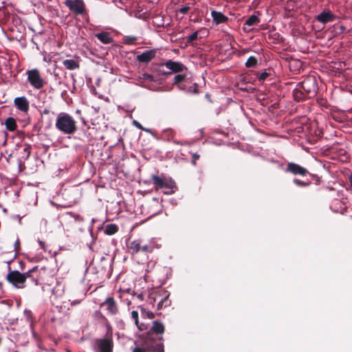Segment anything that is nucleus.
Instances as JSON below:
<instances>
[{
	"mask_svg": "<svg viewBox=\"0 0 352 352\" xmlns=\"http://www.w3.org/2000/svg\"><path fill=\"white\" fill-rule=\"evenodd\" d=\"M0 292L3 293V283L0 282Z\"/></svg>",
	"mask_w": 352,
	"mask_h": 352,
	"instance_id": "864d4df0",
	"label": "nucleus"
},
{
	"mask_svg": "<svg viewBox=\"0 0 352 352\" xmlns=\"http://www.w3.org/2000/svg\"><path fill=\"white\" fill-rule=\"evenodd\" d=\"M146 317L149 319H153L155 318V314L151 311H146Z\"/></svg>",
	"mask_w": 352,
	"mask_h": 352,
	"instance_id": "a18cd8bd",
	"label": "nucleus"
},
{
	"mask_svg": "<svg viewBox=\"0 0 352 352\" xmlns=\"http://www.w3.org/2000/svg\"><path fill=\"white\" fill-rule=\"evenodd\" d=\"M165 327L164 324L159 320H154L151 329L148 331L147 334H151L156 336H162L164 333Z\"/></svg>",
	"mask_w": 352,
	"mask_h": 352,
	"instance_id": "f3484780",
	"label": "nucleus"
},
{
	"mask_svg": "<svg viewBox=\"0 0 352 352\" xmlns=\"http://www.w3.org/2000/svg\"><path fill=\"white\" fill-rule=\"evenodd\" d=\"M127 252L134 259H138L140 254L145 257V260L148 259V254L152 253L155 249L153 243H145L142 239H135L129 241L126 243Z\"/></svg>",
	"mask_w": 352,
	"mask_h": 352,
	"instance_id": "f257e3e1",
	"label": "nucleus"
},
{
	"mask_svg": "<svg viewBox=\"0 0 352 352\" xmlns=\"http://www.w3.org/2000/svg\"><path fill=\"white\" fill-rule=\"evenodd\" d=\"M340 30L341 32H344L346 30V28L344 25H340Z\"/></svg>",
	"mask_w": 352,
	"mask_h": 352,
	"instance_id": "09e8293b",
	"label": "nucleus"
},
{
	"mask_svg": "<svg viewBox=\"0 0 352 352\" xmlns=\"http://www.w3.org/2000/svg\"><path fill=\"white\" fill-rule=\"evenodd\" d=\"M95 316L99 318H102L104 320H107L106 318L103 316V314L100 311H96L95 312Z\"/></svg>",
	"mask_w": 352,
	"mask_h": 352,
	"instance_id": "37998d69",
	"label": "nucleus"
},
{
	"mask_svg": "<svg viewBox=\"0 0 352 352\" xmlns=\"http://www.w3.org/2000/svg\"><path fill=\"white\" fill-rule=\"evenodd\" d=\"M52 124V118H48V123H47V125L48 126H50Z\"/></svg>",
	"mask_w": 352,
	"mask_h": 352,
	"instance_id": "8fccbe9b",
	"label": "nucleus"
},
{
	"mask_svg": "<svg viewBox=\"0 0 352 352\" xmlns=\"http://www.w3.org/2000/svg\"><path fill=\"white\" fill-rule=\"evenodd\" d=\"M138 298H140V300H142V294H140L138 296Z\"/></svg>",
	"mask_w": 352,
	"mask_h": 352,
	"instance_id": "6e6d98bb",
	"label": "nucleus"
},
{
	"mask_svg": "<svg viewBox=\"0 0 352 352\" xmlns=\"http://www.w3.org/2000/svg\"><path fill=\"white\" fill-rule=\"evenodd\" d=\"M190 8L188 6H183L178 10V12L185 14L189 11Z\"/></svg>",
	"mask_w": 352,
	"mask_h": 352,
	"instance_id": "4c0bfd02",
	"label": "nucleus"
},
{
	"mask_svg": "<svg viewBox=\"0 0 352 352\" xmlns=\"http://www.w3.org/2000/svg\"><path fill=\"white\" fill-rule=\"evenodd\" d=\"M151 179L156 190L165 188L166 190L164 191V193L166 195H170L175 192L173 190V185L171 183L168 182L166 179L157 175H152Z\"/></svg>",
	"mask_w": 352,
	"mask_h": 352,
	"instance_id": "6e6552de",
	"label": "nucleus"
},
{
	"mask_svg": "<svg viewBox=\"0 0 352 352\" xmlns=\"http://www.w3.org/2000/svg\"><path fill=\"white\" fill-rule=\"evenodd\" d=\"M118 231V228L116 224H108L104 229V233L108 235L116 234Z\"/></svg>",
	"mask_w": 352,
	"mask_h": 352,
	"instance_id": "cd10ccee",
	"label": "nucleus"
},
{
	"mask_svg": "<svg viewBox=\"0 0 352 352\" xmlns=\"http://www.w3.org/2000/svg\"><path fill=\"white\" fill-rule=\"evenodd\" d=\"M257 59L254 56H250L248 58L245 63L246 67H254L257 65Z\"/></svg>",
	"mask_w": 352,
	"mask_h": 352,
	"instance_id": "7c9ffc66",
	"label": "nucleus"
},
{
	"mask_svg": "<svg viewBox=\"0 0 352 352\" xmlns=\"http://www.w3.org/2000/svg\"><path fill=\"white\" fill-rule=\"evenodd\" d=\"M133 125H134V126H135L138 129H142V130H143V129H144V128L142 127V126L141 125V124H140V122H138V121L134 120V121L133 122Z\"/></svg>",
	"mask_w": 352,
	"mask_h": 352,
	"instance_id": "c03bdc74",
	"label": "nucleus"
},
{
	"mask_svg": "<svg viewBox=\"0 0 352 352\" xmlns=\"http://www.w3.org/2000/svg\"><path fill=\"white\" fill-rule=\"evenodd\" d=\"M187 93L198 94L199 93L198 89V85L197 83H193L192 85L186 87V90L184 91Z\"/></svg>",
	"mask_w": 352,
	"mask_h": 352,
	"instance_id": "c756f323",
	"label": "nucleus"
},
{
	"mask_svg": "<svg viewBox=\"0 0 352 352\" xmlns=\"http://www.w3.org/2000/svg\"><path fill=\"white\" fill-rule=\"evenodd\" d=\"M96 37L103 44H109L113 41L111 34L107 32H102L96 34Z\"/></svg>",
	"mask_w": 352,
	"mask_h": 352,
	"instance_id": "5701e85b",
	"label": "nucleus"
},
{
	"mask_svg": "<svg viewBox=\"0 0 352 352\" xmlns=\"http://www.w3.org/2000/svg\"><path fill=\"white\" fill-rule=\"evenodd\" d=\"M62 63L63 66L69 70H74L80 67L79 62L74 59L63 60Z\"/></svg>",
	"mask_w": 352,
	"mask_h": 352,
	"instance_id": "393cba45",
	"label": "nucleus"
},
{
	"mask_svg": "<svg viewBox=\"0 0 352 352\" xmlns=\"http://www.w3.org/2000/svg\"><path fill=\"white\" fill-rule=\"evenodd\" d=\"M305 91L302 88L298 85L297 87L293 90L292 95L294 99L297 102L304 101L307 99H310V98H307L306 94H305Z\"/></svg>",
	"mask_w": 352,
	"mask_h": 352,
	"instance_id": "412c9836",
	"label": "nucleus"
},
{
	"mask_svg": "<svg viewBox=\"0 0 352 352\" xmlns=\"http://www.w3.org/2000/svg\"><path fill=\"white\" fill-rule=\"evenodd\" d=\"M5 125L7 130L14 131L17 127L16 120L13 118H8L5 121Z\"/></svg>",
	"mask_w": 352,
	"mask_h": 352,
	"instance_id": "a878e982",
	"label": "nucleus"
},
{
	"mask_svg": "<svg viewBox=\"0 0 352 352\" xmlns=\"http://www.w3.org/2000/svg\"><path fill=\"white\" fill-rule=\"evenodd\" d=\"M140 79H142V80H146V81H149V82H154L155 81L154 76L153 75L147 74V73L142 74L140 76Z\"/></svg>",
	"mask_w": 352,
	"mask_h": 352,
	"instance_id": "f704fd0d",
	"label": "nucleus"
},
{
	"mask_svg": "<svg viewBox=\"0 0 352 352\" xmlns=\"http://www.w3.org/2000/svg\"><path fill=\"white\" fill-rule=\"evenodd\" d=\"M157 50L152 49L146 50L140 54L137 55L136 60L142 63H148L151 61L156 56Z\"/></svg>",
	"mask_w": 352,
	"mask_h": 352,
	"instance_id": "2eb2a0df",
	"label": "nucleus"
},
{
	"mask_svg": "<svg viewBox=\"0 0 352 352\" xmlns=\"http://www.w3.org/2000/svg\"><path fill=\"white\" fill-rule=\"evenodd\" d=\"M100 307H106L107 314L110 316H116L119 313L118 305L113 297H108L100 305Z\"/></svg>",
	"mask_w": 352,
	"mask_h": 352,
	"instance_id": "f8f14e48",
	"label": "nucleus"
},
{
	"mask_svg": "<svg viewBox=\"0 0 352 352\" xmlns=\"http://www.w3.org/2000/svg\"><path fill=\"white\" fill-rule=\"evenodd\" d=\"M14 104L21 112L27 113L29 111L30 102L25 96L15 98Z\"/></svg>",
	"mask_w": 352,
	"mask_h": 352,
	"instance_id": "dca6fc26",
	"label": "nucleus"
},
{
	"mask_svg": "<svg viewBox=\"0 0 352 352\" xmlns=\"http://www.w3.org/2000/svg\"><path fill=\"white\" fill-rule=\"evenodd\" d=\"M9 272L6 276L7 281L16 289H23L26 287L25 277L24 273H21L17 270H11L8 266Z\"/></svg>",
	"mask_w": 352,
	"mask_h": 352,
	"instance_id": "39448f33",
	"label": "nucleus"
},
{
	"mask_svg": "<svg viewBox=\"0 0 352 352\" xmlns=\"http://www.w3.org/2000/svg\"><path fill=\"white\" fill-rule=\"evenodd\" d=\"M349 179L351 186L352 188V174L349 176Z\"/></svg>",
	"mask_w": 352,
	"mask_h": 352,
	"instance_id": "3c124183",
	"label": "nucleus"
},
{
	"mask_svg": "<svg viewBox=\"0 0 352 352\" xmlns=\"http://www.w3.org/2000/svg\"><path fill=\"white\" fill-rule=\"evenodd\" d=\"M133 352H144V349L141 347H135L133 349Z\"/></svg>",
	"mask_w": 352,
	"mask_h": 352,
	"instance_id": "49530a36",
	"label": "nucleus"
},
{
	"mask_svg": "<svg viewBox=\"0 0 352 352\" xmlns=\"http://www.w3.org/2000/svg\"><path fill=\"white\" fill-rule=\"evenodd\" d=\"M186 76L184 74H177L174 78L173 85H176L179 89L182 91L186 90V85L184 82L186 81Z\"/></svg>",
	"mask_w": 352,
	"mask_h": 352,
	"instance_id": "4be33fe9",
	"label": "nucleus"
},
{
	"mask_svg": "<svg viewBox=\"0 0 352 352\" xmlns=\"http://www.w3.org/2000/svg\"><path fill=\"white\" fill-rule=\"evenodd\" d=\"M294 183L295 184H296L297 186H302V187H306V186H308L310 185L311 182H303V181H301L298 179H294L293 180Z\"/></svg>",
	"mask_w": 352,
	"mask_h": 352,
	"instance_id": "e433bc0d",
	"label": "nucleus"
},
{
	"mask_svg": "<svg viewBox=\"0 0 352 352\" xmlns=\"http://www.w3.org/2000/svg\"><path fill=\"white\" fill-rule=\"evenodd\" d=\"M331 153L336 155L338 159L342 162H347L349 158V154L342 148L339 147L338 146H333L331 148Z\"/></svg>",
	"mask_w": 352,
	"mask_h": 352,
	"instance_id": "a211bd4d",
	"label": "nucleus"
},
{
	"mask_svg": "<svg viewBox=\"0 0 352 352\" xmlns=\"http://www.w3.org/2000/svg\"><path fill=\"white\" fill-rule=\"evenodd\" d=\"M55 126L59 131L65 135H72L78 129L76 121L74 118L65 112L58 114Z\"/></svg>",
	"mask_w": 352,
	"mask_h": 352,
	"instance_id": "f03ea898",
	"label": "nucleus"
},
{
	"mask_svg": "<svg viewBox=\"0 0 352 352\" xmlns=\"http://www.w3.org/2000/svg\"><path fill=\"white\" fill-rule=\"evenodd\" d=\"M31 150L32 147L30 144H25V147L23 148V152L26 154V155L23 157L25 160H27L29 159L30 155H31Z\"/></svg>",
	"mask_w": 352,
	"mask_h": 352,
	"instance_id": "c9c22d12",
	"label": "nucleus"
},
{
	"mask_svg": "<svg viewBox=\"0 0 352 352\" xmlns=\"http://www.w3.org/2000/svg\"><path fill=\"white\" fill-rule=\"evenodd\" d=\"M85 296V294H83L82 298L81 299L71 300V305L75 306V305H79L81 302V301L84 299Z\"/></svg>",
	"mask_w": 352,
	"mask_h": 352,
	"instance_id": "ea45409f",
	"label": "nucleus"
},
{
	"mask_svg": "<svg viewBox=\"0 0 352 352\" xmlns=\"http://www.w3.org/2000/svg\"><path fill=\"white\" fill-rule=\"evenodd\" d=\"M164 65L171 70L170 72H163V74H171L173 73H179L182 72L184 70H186V67L180 62L174 61L172 60H167Z\"/></svg>",
	"mask_w": 352,
	"mask_h": 352,
	"instance_id": "ddd939ff",
	"label": "nucleus"
},
{
	"mask_svg": "<svg viewBox=\"0 0 352 352\" xmlns=\"http://www.w3.org/2000/svg\"><path fill=\"white\" fill-rule=\"evenodd\" d=\"M96 347L99 352H113V342L112 336L96 340Z\"/></svg>",
	"mask_w": 352,
	"mask_h": 352,
	"instance_id": "9b49d317",
	"label": "nucleus"
},
{
	"mask_svg": "<svg viewBox=\"0 0 352 352\" xmlns=\"http://www.w3.org/2000/svg\"><path fill=\"white\" fill-rule=\"evenodd\" d=\"M39 111H40V114L41 116V119H43V116L48 115L50 113V111L48 109H45L44 110Z\"/></svg>",
	"mask_w": 352,
	"mask_h": 352,
	"instance_id": "79ce46f5",
	"label": "nucleus"
},
{
	"mask_svg": "<svg viewBox=\"0 0 352 352\" xmlns=\"http://www.w3.org/2000/svg\"><path fill=\"white\" fill-rule=\"evenodd\" d=\"M200 157V155L198 153H193L192 155V164L195 166L197 164L196 162Z\"/></svg>",
	"mask_w": 352,
	"mask_h": 352,
	"instance_id": "58836bf2",
	"label": "nucleus"
},
{
	"mask_svg": "<svg viewBox=\"0 0 352 352\" xmlns=\"http://www.w3.org/2000/svg\"><path fill=\"white\" fill-rule=\"evenodd\" d=\"M139 308L140 309L141 313H142V314H146V309H145V308H144V307H142V306H140V307H139Z\"/></svg>",
	"mask_w": 352,
	"mask_h": 352,
	"instance_id": "de8ad7c7",
	"label": "nucleus"
},
{
	"mask_svg": "<svg viewBox=\"0 0 352 352\" xmlns=\"http://www.w3.org/2000/svg\"><path fill=\"white\" fill-rule=\"evenodd\" d=\"M166 133H168V134H169V133H170V134H172L173 132V131H172V130H168V131H166Z\"/></svg>",
	"mask_w": 352,
	"mask_h": 352,
	"instance_id": "5fc2aeb1",
	"label": "nucleus"
},
{
	"mask_svg": "<svg viewBox=\"0 0 352 352\" xmlns=\"http://www.w3.org/2000/svg\"><path fill=\"white\" fill-rule=\"evenodd\" d=\"M270 76H272V70H265L263 72L258 75V80L259 81V82L263 83L264 81Z\"/></svg>",
	"mask_w": 352,
	"mask_h": 352,
	"instance_id": "c85d7f7f",
	"label": "nucleus"
},
{
	"mask_svg": "<svg viewBox=\"0 0 352 352\" xmlns=\"http://www.w3.org/2000/svg\"><path fill=\"white\" fill-rule=\"evenodd\" d=\"M211 16L212 17L213 23L216 25L226 23L229 20L228 17L224 15L222 12L216 10H212L211 12Z\"/></svg>",
	"mask_w": 352,
	"mask_h": 352,
	"instance_id": "aec40b11",
	"label": "nucleus"
},
{
	"mask_svg": "<svg viewBox=\"0 0 352 352\" xmlns=\"http://www.w3.org/2000/svg\"><path fill=\"white\" fill-rule=\"evenodd\" d=\"M14 252H13L12 254V258L10 260V261H8L7 263H8V265H10V263L16 258V254H17V252L19 250V248H20V242H19V240L17 239L16 241L14 242Z\"/></svg>",
	"mask_w": 352,
	"mask_h": 352,
	"instance_id": "2f4dec72",
	"label": "nucleus"
},
{
	"mask_svg": "<svg viewBox=\"0 0 352 352\" xmlns=\"http://www.w3.org/2000/svg\"><path fill=\"white\" fill-rule=\"evenodd\" d=\"M47 268L35 266L27 272L24 273L25 282L28 280L31 285L36 286L45 279V274Z\"/></svg>",
	"mask_w": 352,
	"mask_h": 352,
	"instance_id": "7ed1b4c3",
	"label": "nucleus"
},
{
	"mask_svg": "<svg viewBox=\"0 0 352 352\" xmlns=\"http://www.w3.org/2000/svg\"><path fill=\"white\" fill-rule=\"evenodd\" d=\"M131 318L134 320L135 324L138 327V329L140 331H144L146 328L144 327V324H140L139 323V318H138V313L137 311H131Z\"/></svg>",
	"mask_w": 352,
	"mask_h": 352,
	"instance_id": "bb28decb",
	"label": "nucleus"
},
{
	"mask_svg": "<svg viewBox=\"0 0 352 352\" xmlns=\"http://www.w3.org/2000/svg\"><path fill=\"white\" fill-rule=\"evenodd\" d=\"M169 294L166 292L157 291L151 293L148 296L150 302L157 301V309H162L163 307H166L170 305V301L168 300Z\"/></svg>",
	"mask_w": 352,
	"mask_h": 352,
	"instance_id": "423d86ee",
	"label": "nucleus"
},
{
	"mask_svg": "<svg viewBox=\"0 0 352 352\" xmlns=\"http://www.w3.org/2000/svg\"><path fill=\"white\" fill-rule=\"evenodd\" d=\"M336 15L331 13L330 11H323L320 14L316 16V20L322 23L323 24L327 23L329 22H332L335 19H336Z\"/></svg>",
	"mask_w": 352,
	"mask_h": 352,
	"instance_id": "6ab92c4d",
	"label": "nucleus"
},
{
	"mask_svg": "<svg viewBox=\"0 0 352 352\" xmlns=\"http://www.w3.org/2000/svg\"><path fill=\"white\" fill-rule=\"evenodd\" d=\"M144 349L148 351L164 352L163 336L147 334L144 340Z\"/></svg>",
	"mask_w": 352,
	"mask_h": 352,
	"instance_id": "20e7f679",
	"label": "nucleus"
},
{
	"mask_svg": "<svg viewBox=\"0 0 352 352\" xmlns=\"http://www.w3.org/2000/svg\"><path fill=\"white\" fill-rule=\"evenodd\" d=\"M69 214L72 215V217L75 219L76 221H84L83 218L79 214H72V212H69Z\"/></svg>",
	"mask_w": 352,
	"mask_h": 352,
	"instance_id": "a19ab883",
	"label": "nucleus"
},
{
	"mask_svg": "<svg viewBox=\"0 0 352 352\" xmlns=\"http://www.w3.org/2000/svg\"><path fill=\"white\" fill-rule=\"evenodd\" d=\"M298 85L305 92V94H306L307 98H312L317 94L318 85L316 78L313 76L305 78Z\"/></svg>",
	"mask_w": 352,
	"mask_h": 352,
	"instance_id": "0eeeda50",
	"label": "nucleus"
},
{
	"mask_svg": "<svg viewBox=\"0 0 352 352\" xmlns=\"http://www.w3.org/2000/svg\"><path fill=\"white\" fill-rule=\"evenodd\" d=\"M286 171L295 175H298L301 176H305L309 173L308 170L305 168L294 162H289L287 164Z\"/></svg>",
	"mask_w": 352,
	"mask_h": 352,
	"instance_id": "4468645a",
	"label": "nucleus"
},
{
	"mask_svg": "<svg viewBox=\"0 0 352 352\" xmlns=\"http://www.w3.org/2000/svg\"><path fill=\"white\" fill-rule=\"evenodd\" d=\"M137 37L134 36H126L124 38V43L126 45H133L135 43Z\"/></svg>",
	"mask_w": 352,
	"mask_h": 352,
	"instance_id": "72a5a7b5",
	"label": "nucleus"
},
{
	"mask_svg": "<svg viewBox=\"0 0 352 352\" xmlns=\"http://www.w3.org/2000/svg\"><path fill=\"white\" fill-rule=\"evenodd\" d=\"M260 22L259 18L255 15H251L248 19H247L243 24V30L245 31L249 32L250 29H248L247 27H251L258 24Z\"/></svg>",
	"mask_w": 352,
	"mask_h": 352,
	"instance_id": "b1692460",
	"label": "nucleus"
},
{
	"mask_svg": "<svg viewBox=\"0 0 352 352\" xmlns=\"http://www.w3.org/2000/svg\"><path fill=\"white\" fill-rule=\"evenodd\" d=\"M198 32H195L190 36L187 37L186 45H192L193 41H196L198 38Z\"/></svg>",
	"mask_w": 352,
	"mask_h": 352,
	"instance_id": "473e14b6",
	"label": "nucleus"
},
{
	"mask_svg": "<svg viewBox=\"0 0 352 352\" xmlns=\"http://www.w3.org/2000/svg\"><path fill=\"white\" fill-rule=\"evenodd\" d=\"M27 75L28 82L34 88L40 89L43 87L45 82L38 69L29 70L27 72Z\"/></svg>",
	"mask_w": 352,
	"mask_h": 352,
	"instance_id": "9d476101",
	"label": "nucleus"
},
{
	"mask_svg": "<svg viewBox=\"0 0 352 352\" xmlns=\"http://www.w3.org/2000/svg\"><path fill=\"white\" fill-rule=\"evenodd\" d=\"M39 244H40V245L41 246L42 248H44V245H45L44 242L40 241H39Z\"/></svg>",
	"mask_w": 352,
	"mask_h": 352,
	"instance_id": "603ef678",
	"label": "nucleus"
},
{
	"mask_svg": "<svg viewBox=\"0 0 352 352\" xmlns=\"http://www.w3.org/2000/svg\"><path fill=\"white\" fill-rule=\"evenodd\" d=\"M65 4L74 15H82L86 12L83 0H66Z\"/></svg>",
	"mask_w": 352,
	"mask_h": 352,
	"instance_id": "1a4fd4ad",
	"label": "nucleus"
}]
</instances>
